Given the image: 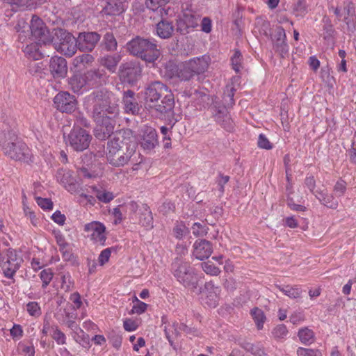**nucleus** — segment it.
<instances>
[{"label":"nucleus","instance_id":"nucleus-1","mask_svg":"<svg viewBox=\"0 0 356 356\" xmlns=\"http://www.w3.org/2000/svg\"><path fill=\"white\" fill-rule=\"evenodd\" d=\"M145 103L149 108L160 113H168L172 110L175 100L167 86L160 81H154L145 89Z\"/></svg>","mask_w":356,"mask_h":356},{"label":"nucleus","instance_id":"nucleus-2","mask_svg":"<svg viewBox=\"0 0 356 356\" xmlns=\"http://www.w3.org/2000/svg\"><path fill=\"white\" fill-rule=\"evenodd\" d=\"M130 54L147 63H154L161 56V51L154 40L136 37L127 44Z\"/></svg>","mask_w":356,"mask_h":356},{"label":"nucleus","instance_id":"nucleus-3","mask_svg":"<svg viewBox=\"0 0 356 356\" xmlns=\"http://www.w3.org/2000/svg\"><path fill=\"white\" fill-rule=\"evenodd\" d=\"M0 147L3 153L8 155L26 156L29 148L25 143L19 138L15 131L8 125L0 129Z\"/></svg>","mask_w":356,"mask_h":356},{"label":"nucleus","instance_id":"nucleus-4","mask_svg":"<svg viewBox=\"0 0 356 356\" xmlns=\"http://www.w3.org/2000/svg\"><path fill=\"white\" fill-rule=\"evenodd\" d=\"M102 75L99 70H91L83 74H74L68 79V84L74 93L82 94L95 86Z\"/></svg>","mask_w":356,"mask_h":356},{"label":"nucleus","instance_id":"nucleus-5","mask_svg":"<svg viewBox=\"0 0 356 356\" xmlns=\"http://www.w3.org/2000/svg\"><path fill=\"white\" fill-rule=\"evenodd\" d=\"M50 44L57 51L67 56H72L76 51L75 38L62 29H54V35L48 44Z\"/></svg>","mask_w":356,"mask_h":356},{"label":"nucleus","instance_id":"nucleus-6","mask_svg":"<svg viewBox=\"0 0 356 356\" xmlns=\"http://www.w3.org/2000/svg\"><path fill=\"white\" fill-rule=\"evenodd\" d=\"M173 275L177 280L185 287L197 289V276L195 269L187 262L178 259L172 264Z\"/></svg>","mask_w":356,"mask_h":356},{"label":"nucleus","instance_id":"nucleus-7","mask_svg":"<svg viewBox=\"0 0 356 356\" xmlns=\"http://www.w3.org/2000/svg\"><path fill=\"white\" fill-rule=\"evenodd\" d=\"M93 118L97 122L94 130L95 136L102 140L107 139L113 133L115 120L111 117H104L97 107L94 108Z\"/></svg>","mask_w":356,"mask_h":356},{"label":"nucleus","instance_id":"nucleus-8","mask_svg":"<svg viewBox=\"0 0 356 356\" xmlns=\"http://www.w3.org/2000/svg\"><path fill=\"white\" fill-rule=\"evenodd\" d=\"M201 15L192 9L191 6L186 3L182 6V10L178 20V27L181 31L189 33L200 25Z\"/></svg>","mask_w":356,"mask_h":356},{"label":"nucleus","instance_id":"nucleus-9","mask_svg":"<svg viewBox=\"0 0 356 356\" xmlns=\"http://www.w3.org/2000/svg\"><path fill=\"white\" fill-rule=\"evenodd\" d=\"M22 261V258L17 254L15 250H8L6 257L3 259H0V266L3 275L9 279L13 278Z\"/></svg>","mask_w":356,"mask_h":356},{"label":"nucleus","instance_id":"nucleus-10","mask_svg":"<svg viewBox=\"0 0 356 356\" xmlns=\"http://www.w3.org/2000/svg\"><path fill=\"white\" fill-rule=\"evenodd\" d=\"M68 139L71 147L79 152L89 147L91 136L82 128L74 127L68 136Z\"/></svg>","mask_w":356,"mask_h":356},{"label":"nucleus","instance_id":"nucleus-11","mask_svg":"<svg viewBox=\"0 0 356 356\" xmlns=\"http://www.w3.org/2000/svg\"><path fill=\"white\" fill-rule=\"evenodd\" d=\"M55 108L62 113H71L74 112L77 106L75 97L68 92H58L54 98Z\"/></svg>","mask_w":356,"mask_h":356},{"label":"nucleus","instance_id":"nucleus-12","mask_svg":"<svg viewBox=\"0 0 356 356\" xmlns=\"http://www.w3.org/2000/svg\"><path fill=\"white\" fill-rule=\"evenodd\" d=\"M30 29L32 36L39 42L48 44L50 42L49 33L42 20L37 16H33Z\"/></svg>","mask_w":356,"mask_h":356},{"label":"nucleus","instance_id":"nucleus-13","mask_svg":"<svg viewBox=\"0 0 356 356\" xmlns=\"http://www.w3.org/2000/svg\"><path fill=\"white\" fill-rule=\"evenodd\" d=\"M100 35L96 32H84L79 33L76 46L82 51H91L100 40Z\"/></svg>","mask_w":356,"mask_h":356},{"label":"nucleus","instance_id":"nucleus-14","mask_svg":"<svg viewBox=\"0 0 356 356\" xmlns=\"http://www.w3.org/2000/svg\"><path fill=\"white\" fill-rule=\"evenodd\" d=\"M141 72L142 69L139 65L127 63L121 67L120 77L124 82L134 83L140 77Z\"/></svg>","mask_w":356,"mask_h":356},{"label":"nucleus","instance_id":"nucleus-15","mask_svg":"<svg viewBox=\"0 0 356 356\" xmlns=\"http://www.w3.org/2000/svg\"><path fill=\"white\" fill-rule=\"evenodd\" d=\"M334 13L339 21L344 22L348 26L354 23L355 7L350 1H345L342 6L334 8Z\"/></svg>","mask_w":356,"mask_h":356},{"label":"nucleus","instance_id":"nucleus-16","mask_svg":"<svg viewBox=\"0 0 356 356\" xmlns=\"http://www.w3.org/2000/svg\"><path fill=\"white\" fill-rule=\"evenodd\" d=\"M105 230V226L102 223L97 221L86 224L84 226V231L91 233V240L100 245H104L106 239Z\"/></svg>","mask_w":356,"mask_h":356},{"label":"nucleus","instance_id":"nucleus-17","mask_svg":"<svg viewBox=\"0 0 356 356\" xmlns=\"http://www.w3.org/2000/svg\"><path fill=\"white\" fill-rule=\"evenodd\" d=\"M49 68L54 79H63L67 76V61L63 57L54 56L51 58Z\"/></svg>","mask_w":356,"mask_h":356},{"label":"nucleus","instance_id":"nucleus-18","mask_svg":"<svg viewBox=\"0 0 356 356\" xmlns=\"http://www.w3.org/2000/svg\"><path fill=\"white\" fill-rule=\"evenodd\" d=\"M213 252L211 242L205 239L197 240L193 244V256L198 260L208 259Z\"/></svg>","mask_w":356,"mask_h":356},{"label":"nucleus","instance_id":"nucleus-19","mask_svg":"<svg viewBox=\"0 0 356 356\" xmlns=\"http://www.w3.org/2000/svg\"><path fill=\"white\" fill-rule=\"evenodd\" d=\"M286 36L283 27L277 26L275 35L274 47L282 57H284L289 51V46L286 42Z\"/></svg>","mask_w":356,"mask_h":356},{"label":"nucleus","instance_id":"nucleus-20","mask_svg":"<svg viewBox=\"0 0 356 356\" xmlns=\"http://www.w3.org/2000/svg\"><path fill=\"white\" fill-rule=\"evenodd\" d=\"M210 58L207 56L196 57L187 60L191 70L195 75H200L204 73L209 65Z\"/></svg>","mask_w":356,"mask_h":356},{"label":"nucleus","instance_id":"nucleus-21","mask_svg":"<svg viewBox=\"0 0 356 356\" xmlns=\"http://www.w3.org/2000/svg\"><path fill=\"white\" fill-rule=\"evenodd\" d=\"M135 93L131 90H127L123 95L124 109L127 113L136 115L138 113L140 108L135 98Z\"/></svg>","mask_w":356,"mask_h":356},{"label":"nucleus","instance_id":"nucleus-22","mask_svg":"<svg viewBox=\"0 0 356 356\" xmlns=\"http://www.w3.org/2000/svg\"><path fill=\"white\" fill-rule=\"evenodd\" d=\"M138 223L146 229L153 228V217L149 207L147 204H143L138 209Z\"/></svg>","mask_w":356,"mask_h":356},{"label":"nucleus","instance_id":"nucleus-23","mask_svg":"<svg viewBox=\"0 0 356 356\" xmlns=\"http://www.w3.org/2000/svg\"><path fill=\"white\" fill-rule=\"evenodd\" d=\"M124 6L122 0H107L106 5L102 10V13L108 16H116L124 11Z\"/></svg>","mask_w":356,"mask_h":356},{"label":"nucleus","instance_id":"nucleus-24","mask_svg":"<svg viewBox=\"0 0 356 356\" xmlns=\"http://www.w3.org/2000/svg\"><path fill=\"white\" fill-rule=\"evenodd\" d=\"M140 144L144 149L151 150L154 149L158 144L157 134L155 129L151 127L147 128L144 131Z\"/></svg>","mask_w":356,"mask_h":356},{"label":"nucleus","instance_id":"nucleus-25","mask_svg":"<svg viewBox=\"0 0 356 356\" xmlns=\"http://www.w3.org/2000/svg\"><path fill=\"white\" fill-rule=\"evenodd\" d=\"M174 26L172 24L166 20H161L156 26V35L163 39L170 38L173 33Z\"/></svg>","mask_w":356,"mask_h":356},{"label":"nucleus","instance_id":"nucleus-26","mask_svg":"<svg viewBox=\"0 0 356 356\" xmlns=\"http://www.w3.org/2000/svg\"><path fill=\"white\" fill-rule=\"evenodd\" d=\"M121 59L120 55H107L99 59V63L106 67L110 72H115Z\"/></svg>","mask_w":356,"mask_h":356},{"label":"nucleus","instance_id":"nucleus-27","mask_svg":"<svg viewBox=\"0 0 356 356\" xmlns=\"http://www.w3.org/2000/svg\"><path fill=\"white\" fill-rule=\"evenodd\" d=\"M40 44L42 43L38 41L27 44L23 50L26 56L35 60L42 58L44 55L40 50Z\"/></svg>","mask_w":356,"mask_h":356},{"label":"nucleus","instance_id":"nucleus-28","mask_svg":"<svg viewBox=\"0 0 356 356\" xmlns=\"http://www.w3.org/2000/svg\"><path fill=\"white\" fill-rule=\"evenodd\" d=\"M107 103L106 99L102 100V103H99L97 100L95 108L97 107L104 117H111L114 120V118L118 114V108L115 105L108 106Z\"/></svg>","mask_w":356,"mask_h":356},{"label":"nucleus","instance_id":"nucleus-29","mask_svg":"<svg viewBox=\"0 0 356 356\" xmlns=\"http://www.w3.org/2000/svg\"><path fill=\"white\" fill-rule=\"evenodd\" d=\"M205 289L207 292L204 298V303L209 307H216L218 304L219 298L214 289V286L211 282L206 283Z\"/></svg>","mask_w":356,"mask_h":356},{"label":"nucleus","instance_id":"nucleus-30","mask_svg":"<svg viewBox=\"0 0 356 356\" xmlns=\"http://www.w3.org/2000/svg\"><path fill=\"white\" fill-rule=\"evenodd\" d=\"M316 193L317 194H315V196L321 204L330 209H336L337 208L338 201L332 195L325 193L323 191L318 190L316 191Z\"/></svg>","mask_w":356,"mask_h":356},{"label":"nucleus","instance_id":"nucleus-31","mask_svg":"<svg viewBox=\"0 0 356 356\" xmlns=\"http://www.w3.org/2000/svg\"><path fill=\"white\" fill-rule=\"evenodd\" d=\"M195 76L187 61L179 65L177 77L181 81H189Z\"/></svg>","mask_w":356,"mask_h":356},{"label":"nucleus","instance_id":"nucleus-32","mask_svg":"<svg viewBox=\"0 0 356 356\" xmlns=\"http://www.w3.org/2000/svg\"><path fill=\"white\" fill-rule=\"evenodd\" d=\"M275 287L282 291L284 295L292 299H297L300 298L302 292V289L297 286H291L288 285L285 287H283L280 285L276 284Z\"/></svg>","mask_w":356,"mask_h":356},{"label":"nucleus","instance_id":"nucleus-33","mask_svg":"<svg viewBox=\"0 0 356 356\" xmlns=\"http://www.w3.org/2000/svg\"><path fill=\"white\" fill-rule=\"evenodd\" d=\"M215 119L227 131H230L233 129V122L227 113L219 111L215 115Z\"/></svg>","mask_w":356,"mask_h":356},{"label":"nucleus","instance_id":"nucleus-34","mask_svg":"<svg viewBox=\"0 0 356 356\" xmlns=\"http://www.w3.org/2000/svg\"><path fill=\"white\" fill-rule=\"evenodd\" d=\"M298 336L300 341L305 345L311 344L314 341V332L307 327L300 329Z\"/></svg>","mask_w":356,"mask_h":356},{"label":"nucleus","instance_id":"nucleus-35","mask_svg":"<svg viewBox=\"0 0 356 356\" xmlns=\"http://www.w3.org/2000/svg\"><path fill=\"white\" fill-rule=\"evenodd\" d=\"M91 189L95 193L98 200L102 202L108 203L115 197L113 193L106 191V190L99 189L96 186H91Z\"/></svg>","mask_w":356,"mask_h":356},{"label":"nucleus","instance_id":"nucleus-36","mask_svg":"<svg viewBox=\"0 0 356 356\" xmlns=\"http://www.w3.org/2000/svg\"><path fill=\"white\" fill-rule=\"evenodd\" d=\"M251 315L256 323L257 329L261 330L266 320L264 312L257 307H254L251 310Z\"/></svg>","mask_w":356,"mask_h":356},{"label":"nucleus","instance_id":"nucleus-37","mask_svg":"<svg viewBox=\"0 0 356 356\" xmlns=\"http://www.w3.org/2000/svg\"><path fill=\"white\" fill-rule=\"evenodd\" d=\"M179 66L172 60L168 61L163 66L164 75L170 79L177 77Z\"/></svg>","mask_w":356,"mask_h":356},{"label":"nucleus","instance_id":"nucleus-38","mask_svg":"<svg viewBox=\"0 0 356 356\" xmlns=\"http://www.w3.org/2000/svg\"><path fill=\"white\" fill-rule=\"evenodd\" d=\"M95 58L91 54H82L76 56L73 60V64L76 67H85L87 65L91 64Z\"/></svg>","mask_w":356,"mask_h":356},{"label":"nucleus","instance_id":"nucleus-39","mask_svg":"<svg viewBox=\"0 0 356 356\" xmlns=\"http://www.w3.org/2000/svg\"><path fill=\"white\" fill-rule=\"evenodd\" d=\"M201 267L206 274L211 276H218L221 272L220 269L216 266L211 261L202 262Z\"/></svg>","mask_w":356,"mask_h":356},{"label":"nucleus","instance_id":"nucleus-40","mask_svg":"<svg viewBox=\"0 0 356 356\" xmlns=\"http://www.w3.org/2000/svg\"><path fill=\"white\" fill-rule=\"evenodd\" d=\"M242 59L243 56L240 51L235 50L231 58V63L232 69L237 73L239 72L242 68Z\"/></svg>","mask_w":356,"mask_h":356},{"label":"nucleus","instance_id":"nucleus-41","mask_svg":"<svg viewBox=\"0 0 356 356\" xmlns=\"http://www.w3.org/2000/svg\"><path fill=\"white\" fill-rule=\"evenodd\" d=\"M105 47L108 51H114L117 48V41L112 33H106L104 37Z\"/></svg>","mask_w":356,"mask_h":356},{"label":"nucleus","instance_id":"nucleus-42","mask_svg":"<svg viewBox=\"0 0 356 356\" xmlns=\"http://www.w3.org/2000/svg\"><path fill=\"white\" fill-rule=\"evenodd\" d=\"M121 146H120V141L119 138H113L111 140L108 142L107 144V150L108 154L110 156H113L119 153V151L120 150Z\"/></svg>","mask_w":356,"mask_h":356},{"label":"nucleus","instance_id":"nucleus-43","mask_svg":"<svg viewBox=\"0 0 356 356\" xmlns=\"http://www.w3.org/2000/svg\"><path fill=\"white\" fill-rule=\"evenodd\" d=\"M51 337L59 345H64L66 343V337L65 334L59 330L57 326L52 327Z\"/></svg>","mask_w":356,"mask_h":356},{"label":"nucleus","instance_id":"nucleus-44","mask_svg":"<svg viewBox=\"0 0 356 356\" xmlns=\"http://www.w3.org/2000/svg\"><path fill=\"white\" fill-rule=\"evenodd\" d=\"M169 1L170 0H145V5L147 8L154 11L165 6Z\"/></svg>","mask_w":356,"mask_h":356},{"label":"nucleus","instance_id":"nucleus-45","mask_svg":"<svg viewBox=\"0 0 356 356\" xmlns=\"http://www.w3.org/2000/svg\"><path fill=\"white\" fill-rule=\"evenodd\" d=\"M298 356H323L322 353L318 349L306 348L299 347L297 349Z\"/></svg>","mask_w":356,"mask_h":356},{"label":"nucleus","instance_id":"nucleus-46","mask_svg":"<svg viewBox=\"0 0 356 356\" xmlns=\"http://www.w3.org/2000/svg\"><path fill=\"white\" fill-rule=\"evenodd\" d=\"M287 333V328L283 324L277 325L272 331V335L275 339H283Z\"/></svg>","mask_w":356,"mask_h":356},{"label":"nucleus","instance_id":"nucleus-47","mask_svg":"<svg viewBox=\"0 0 356 356\" xmlns=\"http://www.w3.org/2000/svg\"><path fill=\"white\" fill-rule=\"evenodd\" d=\"M294 11L297 16L303 17L307 13L306 0H298L294 7Z\"/></svg>","mask_w":356,"mask_h":356},{"label":"nucleus","instance_id":"nucleus-48","mask_svg":"<svg viewBox=\"0 0 356 356\" xmlns=\"http://www.w3.org/2000/svg\"><path fill=\"white\" fill-rule=\"evenodd\" d=\"M61 289L67 292L72 289L73 287V281L72 280L71 276L70 274H63L61 275Z\"/></svg>","mask_w":356,"mask_h":356},{"label":"nucleus","instance_id":"nucleus-49","mask_svg":"<svg viewBox=\"0 0 356 356\" xmlns=\"http://www.w3.org/2000/svg\"><path fill=\"white\" fill-rule=\"evenodd\" d=\"M107 161L114 167H121L129 162V157H107Z\"/></svg>","mask_w":356,"mask_h":356},{"label":"nucleus","instance_id":"nucleus-50","mask_svg":"<svg viewBox=\"0 0 356 356\" xmlns=\"http://www.w3.org/2000/svg\"><path fill=\"white\" fill-rule=\"evenodd\" d=\"M7 3L15 6L16 8L28 7L35 2V0H3Z\"/></svg>","mask_w":356,"mask_h":356},{"label":"nucleus","instance_id":"nucleus-51","mask_svg":"<svg viewBox=\"0 0 356 356\" xmlns=\"http://www.w3.org/2000/svg\"><path fill=\"white\" fill-rule=\"evenodd\" d=\"M40 277L42 281V288H46L53 278V273L50 269H44L41 271Z\"/></svg>","mask_w":356,"mask_h":356},{"label":"nucleus","instance_id":"nucleus-52","mask_svg":"<svg viewBox=\"0 0 356 356\" xmlns=\"http://www.w3.org/2000/svg\"><path fill=\"white\" fill-rule=\"evenodd\" d=\"M193 234L195 236H203L207 234L208 228L200 224V222H195L192 227Z\"/></svg>","mask_w":356,"mask_h":356},{"label":"nucleus","instance_id":"nucleus-53","mask_svg":"<svg viewBox=\"0 0 356 356\" xmlns=\"http://www.w3.org/2000/svg\"><path fill=\"white\" fill-rule=\"evenodd\" d=\"M26 310L33 316H39L41 314L40 307L36 302H29L26 305Z\"/></svg>","mask_w":356,"mask_h":356},{"label":"nucleus","instance_id":"nucleus-54","mask_svg":"<svg viewBox=\"0 0 356 356\" xmlns=\"http://www.w3.org/2000/svg\"><path fill=\"white\" fill-rule=\"evenodd\" d=\"M136 303L133 306L131 309V314H141L144 313L147 307V305L142 301H140L136 297H135Z\"/></svg>","mask_w":356,"mask_h":356},{"label":"nucleus","instance_id":"nucleus-55","mask_svg":"<svg viewBox=\"0 0 356 356\" xmlns=\"http://www.w3.org/2000/svg\"><path fill=\"white\" fill-rule=\"evenodd\" d=\"M112 248H108L102 250L98 257V261L100 266H104L107 263L111 254Z\"/></svg>","mask_w":356,"mask_h":356},{"label":"nucleus","instance_id":"nucleus-56","mask_svg":"<svg viewBox=\"0 0 356 356\" xmlns=\"http://www.w3.org/2000/svg\"><path fill=\"white\" fill-rule=\"evenodd\" d=\"M65 176H67V177H70V175L69 172H67L66 175H65L64 179L62 181L63 184L64 185V187L71 193H76L77 191V188H78L76 184L74 181V180H70V181H65V180H67V178L65 177Z\"/></svg>","mask_w":356,"mask_h":356},{"label":"nucleus","instance_id":"nucleus-57","mask_svg":"<svg viewBox=\"0 0 356 356\" xmlns=\"http://www.w3.org/2000/svg\"><path fill=\"white\" fill-rule=\"evenodd\" d=\"M346 191V183L345 181L342 179H339L336 183L334 187V191L335 194L338 196H342Z\"/></svg>","mask_w":356,"mask_h":356},{"label":"nucleus","instance_id":"nucleus-58","mask_svg":"<svg viewBox=\"0 0 356 356\" xmlns=\"http://www.w3.org/2000/svg\"><path fill=\"white\" fill-rule=\"evenodd\" d=\"M257 144L260 148H263V149H270L273 147L272 144L270 143L269 140L263 134H259V138H258Z\"/></svg>","mask_w":356,"mask_h":356},{"label":"nucleus","instance_id":"nucleus-59","mask_svg":"<svg viewBox=\"0 0 356 356\" xmlns=\"http://www.w3.org/2000/svg\"><path fill=\"white\" fill-rule=\"evenodd\" d=\"M82 332L81 335L77 334L74 337L75 341L81 345L83 347H88L90 345L89 336L84 333L83 330H81Z\"/></svg>","mask_w":356,"mask_h":356},{"label":"nucleus","instance_id":"nucleus-60","mask_svg":"<svg viewBox=\"0 0 356 356\" xmlns=\"http://www.w3.org/2000/svg\"><path fill=\"white\" fill-rule=\"evenodd\" d=\"M305 319V315L301 312H295L289 317V321L293 325H298Z\"/></svg>","mask_w":356,"mask_h":356},{"label":"nucleus","instance_id":"nucleus-61","mask_svg":"<svg viewBox=\"0 0 356 356\" xmlns=\"http://www.w3.org/2000/svg\"><path fill=\"white\" fill-rule=\"evenodd\" d=\"M201 31L209 33L212 30V21L208 17H204L201 20Z\"/></svg>","mask_w":356,"mask_h":356},{"label":"nucleus","instance_id":"nucleus-62","mask_svg":"<svg viewBox=\"0 0 356 356\" xmlns=\"http://www.w3.org/2000/svg\"><path fill=\"white\" fill-rule=\"evenodd\" d=\"M38 204L44 209H51L53 207V202L48 198L36 197Z\"/></svg>","mask_w":356,"mask_h":356},{"label":"nucleus","instance_id":"nucleus-63","mask_svg":"<svg viewBox=\"0 0 356 356\" xmlns=\"http://www.w3.org/2000/svg\"><path fill=\"white\" fill-rule=\"evenodd\" d=\"M223 286L227 291L233 292L237 287V283L234 278L229 277L225 280Z\"/></svg>","mask_w":356,"mask_h":356},{"label":"nucleus","instance_id":"nucleus-64","mask_svg":"<svg viewBox=\"0 0 356 356\" xmlns=\"http://www.w3.org/2000/svg\"><path fill=\"white\" fill-rule=\"evenodd\" d=\"M123 326L125 330L131 332L134 331L138 327V324L136 321L131 318H126L124 321Z\"/></svg>","mask_w":356,"mask_h":356}]
</instances>
